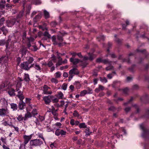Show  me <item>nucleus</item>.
Here are the masks:
<instances>
[{
	"label": "nucleus",
	"mask_w": 149,
	"mask_h": 149,
	"mask_svg": "<svg viewBox=\"0 0 149 149\" xmlns=\"http://www.w3.org/2000/svg\"><path fill=\"white\" fill-rule=\"evenodd\" d=\"M11 87L10 82L6 81L2 83L0 85V92L2 91H6L9 89Z\"/></svg>",
	"instance_id": "nucleus-1"
},
{
	"label": "nucleus",
	"mask_w": 149,
	"mask_h": 149,
	"mask_svg": "<svg viewBox=\"0 0 149 149\" xmlns=\"http://www.w3.org/2000/svg\"><path fill=\"white\" fill-rule=\"evenodd\" d=\"M10 111L7 108H0V116L9 117Z\"/></svg>",
	"instance_id": "nucleus-2"
},
{
	"label": "nucleus",
	"mask_w": 149,
	"mask_h": 149,
	"mask_svg": "<svg viewBox=\"0 0 149 149\" xmlns=\"http://www.w3.org/2000/svg\"><path fill=\"white\" fill-rule=\"evenodd\" d=\"M30 144L32 146H40L42 143V141L39 139H34L31 140L30 142Z\"/></svg>",
	"instance_id": "nucleus-3"
},
{
	"label": "nucleus",
	"mask_w": 149,
	"mask_h": 149,
	"mask_svg": "<svg viewBox=\"0 0 149 149\" xmlns=\"http://www.w3.org/2000/svg\"><path fill=\"white\" fill-rule=\"evenodd\" d=\"M79 73L78 70L76 68H74L70 70L69 72V80L70 81L74 75H77Z\"/></svg>",
	"instance_id": "nucleus-4"
},
{
	"label": "nucleus",
	"mask_w": 149,
	"mask_h": 149,
	"mask_svg": "<svg viewBox=\"0 0 149 149\" xmlns=\"http://www.w3.org/2000/svg\"><path fill=\"white\" fill-rule=\"evenodd\" d=\"M20 67L26 70H29L32 67V64H30L28 62H24L20 64Z\"/></svg>",
	"instance_id": "nucleus-5"
},
{
	"label": "nucleus",
	"mask_w": 149,
	"mask_h": 149,
	"mask_svg": "<svg viewBox=\"0 0 149 149\" xmlns=\"http://www.w3.org/2000/svg\"><path fill=\"white\" fill-rule=\"evenodd\" d=\"M50 89V88L46 85L41 87V89L43 91V93L45 95L51 94L52 93V91H48Z\"/></svg>",
	"instance_id": "nucleus-6"
},
{
	"label": "nucleus",
	"mask_w": 149,
	"mask_h": 149,
	"mask_svg": "<svg viewBox=\"0 0 149 149\" xmlns=\"http://www.w3.org/2000/svg\"><path fill=\"white\" fill-rule=\"evenodd\" d=\"M66 132L65 131L57 129L56 130L55 132V134L57 136H59L60 135L63 136L65 135L66 134Z\"/></svg>",
	"instance_id": "nucleus-7"
},
{
	"label": "nucleus",
	"mask_w": 149,
	"mask_h": 149,
	"mask_svg": "<svg viewBox=\"0 0 149 149\" xmlns=\"http://www.w3.org/2000/svg\"><path fill=\"white\" fill-rule=\"evenodd\" d=\"M16 91H17V94L16 96L20 100H23L24 98V97L23 95V92L22 91H19V90L16 88L15 89Z\"/></svg>",
	"instance_id": "nucleus-8"
},
{
	"label": "nucleus",
	"mask_w": 149,
	"mask_h": 149,
	"mask_svg": "<svg viewBox=\"0 0 149 149\" xmlns=\"http://www.w3.org/2000/svg\"><path fill=\"white\" fill-rule=\"evenodd\" d=\"M52 97H53L52 95L44 96L43 97V99L44 100L45 104H49L50 102Z\"/></svg>",
	"instance_id": "nucleus-9"
},
{
	"label": "nucleus",
	"mask_w": 149,
	"mask_h": 149,
	"mask_svg": "<svg viewBox=\"0 0 149 149\" xmlns=\"http://www.w3.org/2000/svg\"><path fill=\"white\" fill-rule=\"evenodd\" d=\"M52 42H53V44L55 45H58V46L61 47L63 46L65 44H66V42H64L62 43H58V42L56 41V39L55 37L53 36L52 37Z\"/></svg>",
	"instance_id": "nucleus-10"
},
{
	"label": "nucleus",
	"mask_w": 149,
	"mask_h": 149,
	"mask_svg": "<svg viewBox=\"0 0 149 149\" xmlns=\"http://www.w3.org/2000/svg\"><path fill=\"white\" fill-rule=\"evenodd\" d=\"M88 54L89 56V57L86 56H84V60H89L91 61L93 60L94 58L96 57V56L93 54L88 53Z\"/></svg>",
	"instance_id": "nucleus-11"
},
{
	"label": "nucleus",
	"mask_w": 149,
	"mask_h": 149,
	"mask_svg": "<svg viewBox=\"0 0 149 149\" xmlns=\"http://www.w3.org/2000/svg\"><path fill=\"white\" fill-rule=\"evenodd\" d=\"M27 47L30 50L32 51H36L38 49L35 45H33L31 44H28Z\"/></svg>",
	"instance_id": "nucleus-12"
},
{
	"label": "nucleus",
	"mask_w": 149,
	"mask_h": 149,
	"mask_svg": "<svg viewBox=\"0 0 149 149\" xmlns=\"http://www.w3.org/2000/svg\"><path fill=\"white\" fill-rule=\"evenodd\" d=\"M32 136V134L28 136L26 135L24 136L23 138L24 140V143L25 145L27 144L28 143L29 140L31 139Z\"/></svg>",
	"instance_id": "nucleus-13"
},
{
	"label": "nucleus",
	"mask_w": 149,
	"mask_h": 149,
	"mask_svg": "<svg viewBox=\"0 0 149 149\" xmlns=\"http://www.w3.org/2000/svg\"><path fill=\"white\" fill-rule=\"evenodd\" d=\"M18 80L20 82L23 81V80H25L26 82H28L30 80L29 76V75L28 74H24V79L22 78H20L19 77H18Z\"/></svg>",
	"instance_id": "nucleus-14"
},
{
	"label": "nucleus",
	"mask_w": 149,
	"mask_h": 149,
	"mask_svg": "<svg viewBox=\"0 0 149 149\" xmlns=\"http://www.w3.org/2000/svg\"><path fill=\"white\" fill-rule=\"evenodd\" d=\"M80 61V60L77 58H71L70 59V61L74 65H76Z\"/></svg>",
	"instance_id": "nucleus-15"
},
{
	"label": "nucleus",
	"mask_w": 149,
	"mask_h": 149,
	"mask_svg": "<svg viewBox=\"0 0 149 149\" xmlns=\"http://www.w3.org/2000/svg\"><path fill=\"white\" fill-rule=\"evenodd\" d=\"M25 106V103L23 102V100H20L18 105L19 109L20 110H22L24 109Z\"/></svg>",
	"instance_id": "nucleus-16"
},
{
	"label": "nucleus",
	"mask_w": 149,
	"mask_h": 149,
	"mask_svg": "<svg viewBox=\"0 0 149 149\" xmlns=\"http://www.w3.org/2000/svg\"><path fill=\"white\" fill-rule=\"evenodd\" d=\"M28 51L27 50L26 48L25 47H23L22 49H21L20 52V54H21L22 57H23L25 56L26 53H27Z\"/></svg>",
	"instance_id": "nucleus-17"
},
{
	"label": "nucleus",
	"mask_w": 149,
	"mask_h": 149,
	"mask_svg": "<svg viewBox=\"0 0 149 149\" xmlns=\"http://www.w3.org/2000/svg\"><path fill=\"white\" fill-rule=\"evenodd\" d=\"M15 20L7 21V26L8 27H11L15 24Z\"/></svg>",
	"instance_id": "nucleus-18"
},
{
	"label": "nucleus",
	"mask_w": 149,
	"mask_h": 149,
	"mask_svg": "<svg viewBox=\"0 0 149 149\" xmlns=\"http://www.w3.org/2000/svg\"><path fill=\"white\" fill-rule=\"evenodd\" d=\"M10 88L9 89V90L8 92V93L11 97L15 96V90L13 88Z\"/></svg>",
	"instance_id": "nucleus-19"
},
{
	"label": "nucleus",
	"mask_w": 149,
	"mask_h": 149,
	"mask_svg": "<svg viewBox=\"0 0 149 149\" xmlns=\"http://www.w3.org/2000/svg\"><path fill=\"white\" fill-rule=\"evenodd\" d=\"M104 89V87L100 85H98V87L97 88H96L95 89V92L98 93L100 91H103Z\"/></svg>",
	"instance_id": "nucleus-20"
},
{
	"label": "nucleus",
	"mask_w": 149,
	"mask_h": 149,
	"mask_svg": "<svg viewBox=\"0 0 149 149\" xmlns=\"http://www.w3.org/2000/svg\"><path fill=\"white\" fill-rule=\"evenodd\" d=\"M32 67H34L36 70L41 72V68L39 65L37 63H35L32 64Z\"/></svg>",
	"instance_id": "nucleus-21"
},
{
	"label": "nucleus",
	"mask_w": 149,
	"mask_h": 149,
	"mask_svg": "<svg viewBox=\"0 0 149 149\" xmlns=\"http://www.w3.org/2000/svg\"><path fill=\"white\" fill-rule=\"evenodd\" d=\"M80 62H81L80 65L82 66L83 68L86 67L88 64L87 60H84V58L82 61H80Z\"/></svg>",
	"instance_id": "nucleus-22"
},
{
	"label": "nucleus",
	"mask_w": 149,
	"mask_h": 149,
	"mask_svg": "<svg viewBox=\"0 0 149 149\" xmlns=\"http://www.w3.org/2000/svg\"><path fill=\"white\" fill-rule=\"evenodd\" d=\"M11 108L13 111H16L17 109V106L16 104L14 103H11L10 104Z\"/></svg>",
	"instance_id": "nucleus-23"
},
{
	"label": "nucleus",
	"mask_w": 149,
	"mask_h": 149,
	"mask_svg": "<svg viewBox=\"0 0 149 149\" xmlns=\"http://www.w3.org/2000/svg\"><path fill=\"white\" fill-rule=\"evenodd\" d=\"M6 3V0H0V9L4 8Z\"/></svg>",
	"instance_id": "nucleus-24"
},
{
	"label": "nucleus",
	"mask_w": 149,
	"mask_h": 149,
	"mask_svg": "<svg viewBox=\"0 0 149 149\" xmlns=\"http://www.w3.org/2000/svg\"><path fill=\"white\" fill-rule=\"evenodd\" d=\"M62 36H60L59 35H57V40H58L59 42H62L63 40V37L65 35V34H67V33H63L62 34H61Z\"/></svg>",
	"instance_id": "nucleus-25"
},
{
	"label": "nucleus",
	"mask_w": 149,
	"mask_h": 149,
	"mask_svg": "<svg viewBox=\"0 0 149 149\" xmlns=\"http://www.w3.org/2000/svg\"><path fill=\"white\" fill-rule=\"evenodd\" d=\"M32 117L31 113L30 112H27V113L25 114V116L24 117V120H26L28 118H30Z\"/></svg>",
	"instance_id": "nucleus-26"
},
{
	"label": "nucleus",
	"mask_w": 149,
	"mask_h": 149,
	"mask_svg": "<svg viewBox=\"0 0 149 149\" xmlns=\"http://www.w3.org/2000/svg\"><path fill=\"white\" fill-rule=\"evenodd\" d=\"M90 93H87V91L85 90H84L82 91H81L80 93V96L81 97L84 96L85 95L87 94H89Z\"/></svg>",
	"instance_id": "nucleus-27"
},
{
	"label": "nucleus",
	"mask_w": 149,
	"mask_h": 149,
	"mask_svg": "<svg viewBox=\"0 0 149 149\" xmlns=\"http://www.w3.org/2000/svg\"><path fill=\"white\" fill-rule=\"evenodd\" d=\"M41 15H37L33 19V21L36 22L38 21L41 18Z\"/></svg>",
	"instance_id": "nucleus-28"
},
{
	"label": "nucleus",
	"mask_w": 149,
	"mask_h": 149,
	"mask_svg": "<svg viewBox=\"0 0 149 149\" xmlns=\"http://www.w3.org/2000/svg\"><path fill=\"white\" fill-rule=\"evenodd\" d=\"M8 59V58L6 56H2L0 57V64L3 61L6 62Z\"/></svg>",
	"instance_id": "nucleus-29"
},
{
	"label": "nucleus",
	"mask_w": 149,
	"mask_h": 149,
	"mask_svg": "<svg viewBox=\"0 0 149 149\" xmlns=\"http://www.w3.org/2000/svg\"><path fill=\"white\" fill-rule=\"evenodd\" d=\"M17 119L18 121L21 123L24 119V118L22 116L21 114L19 115L17 117Z\"/></svg>",
	"instance_id": "nucleus-30"
},
{
	"label": "nucleus",
	"mask_w": 149,
	"mask_h": 149,
	"mask_svg": "<svg viewBox=\"0 0 149 149\" xmlns=\"http://www.w3.org/2000/svg\"><path fill=\"white\" fill-rule=\"evenodd\" d=\"M61 73L60 72H58L55 73L54 76L56 78H59L61 77Z\"/></svg>",
	"instance_id": "nucleus-31"
},
{
	"label": "nucleus",
	"mask_w": 149,
	"mask_h": 149,
	"mask_svg": "<svg viewBox=\"0 0 149 149\" xmlns=\"http://www.w3.org/2000/svg\"><path fill=\"white\" fill-rule=\"evenodd\" d=\"M44 13L45 17L46 19L48 18L49 17V13L46 10H44Z\"/></svg>",
	"instance_id": "nucleus-32"
},
{
	"label": "nucleus",
	"mask_w": 149,
	"mask_h": 149,
	"mask_svg": "<svg viewBox=\"0 0 149 149\" xmlns=\"http://www.w3.org/2000/svg\"><path fill=\"white\" fill-rule=\"evenodd\" d=\"M1 31H2L3 32V33L5 35H6L8 33V30L4 26H3L1 28Z\"/></svg>",
	"instance_id": "nucleus-33"
},
{
	"label": "nucleus",
	"mask_w": 149,
	"mask_h": 149,
	"mask_svg": "<svg viewBox=\"0 0 149 149\" xmlns=\"http://www.w3.org/2000/svg\"><path fill=\"white\" fill-rule=\"evenodd\" d=\"M31 113L33 116L34 117H35L36 115H37L38 114V112L36 109L35 108L33 109L31 111Z\"/></svg>",
	"instance_id": "nucleus-34"
},
{
	"label": "nucleus",
	"mask_w": 149,
	"mask_h": 149,
	"mask_svg": "<svg viewBox=\"0 0 149 149\" xmlns=\"http://www.w3.org/2000/svg\"><path fill=\"white\" fill-rule=\"evenodd\" d=\"M67 84L66 83H64L61 86V88L65 91L67 89Z\"/></svg>",
	"instance_id": "nucleus-35"
},
{
	"label": "nucleus",
	"mask_w": 149,
	"mask_h": 149,
	"mask_svg": "<svg viewBox=\"0 0 149 149\" xmlns=\"http://www.w3.org/2000/svg\"><path fill=\"white\" fill-rule=\"evenodd\" d=\"M51 81L52 83L56 84L58 83V80L56 78H52L51 79Z\"/></svg>",
	"instance_id": "nucleus-36"
},
{
	"label": "nucleus",
	"mask_w": 149,
	"mask_h": 149,
	"mask_svg": "<svg viewBox=\"0 0 149 149\" xmlns=\"http://www.w3.org/2000/svg\"><path fill=\"white\" fill-rule=\"evenodd\" d=\"M73 115L75 117H79V116H80V115L76 110H75L73 111Z\"/></svg>",
	"instance_id": "nucleus-37"
},
{
	"label": "nucleus",
	"mask_w": 149,
	"mask_h": 149,
	"mask_svg": "<svg viewBox=\"0 0 149 149\" xmlns=\"http://www.w3.org/2000/svg\"><path fill=\"white\" fill-rule=\"evenodd\" d=\"M58 97L59 99H62L63 97V93L61 92H59L58 93Z\"/></svg>",
	"instance_id": "nucleus-38"
},
{
	"label": "nucleus",
	"mask_w": 149,
	"mask_h": 149,
	"mask_svg": "<svg viewBox=\"0 0 149 149\" xmlns=\"http://www.w3.org/2000/svg\"><path fill=\"white\" fill-rule=\"evenodd\" d=\"M43 36L47 37L48 38H49L51 37V35L47 31H45L43 34Z\"/></svg>",
	"instance_id": "nucleus-39"
},
{
	"label": "nucleus",
	"mask_w": 149,
	"mask_h": 149,
	"mask_svg": "<svg viewBox=\"0 0 149 149\" xmlns=\"http://www.w3.org/2000/svg\"><path fill=\"white\" fill-rule=\"evenodd\" d=\"M79 127L80 128H86V125L84 123H82L79 124Z\"/></svg>",
	"instance_id": "nucleus-40"
},
{
	"label": "nucleus",
	"mask_w": 149,
	"mask_h": 149,
	"mask_svg": "<svg viewBox=\"0 0 149 149\" xmlns=\"http://www.w3.org/2000/svg\"><path fill=\"white\" fill-rule=\"evenodd\" d=\"M11 124L12 123H10V124H8V121H3L2 123V124L4 126H7L8 125L10 126V125H11Z\"/></svg>",
	"instance_id": "nucleus-41"
},
{
	"label": "nucleus",
	"mask_w": 149,
	"mask_h": 149,
	"mask_svg": "<svg viewBox=\"0 0 149 149\" xmlns=\"http://www.w3.org/2000/svg\"><path fill=\"white\" fill-rule=\"evenodd\" d=\"M75 86L77 88L79 89L81 87V84L78 81L75 82Z\"/></svg>",
	"instance_id": "nucleus-42"
},
{
	"label": "nucleus",
	"mask_w": 149,
	"mask_h": 149,
	"mask_svg": "<svg viewBox=\"0 0 149 149\" xmlns=\"http://www.w3.org/2000/svg\"><path fill=\"white\" fill-rule=\"evenodd\" d=\"M29 42L28 44H31L32 45H33V42L34 40V39L32 37H31L30 38H28Z\"/></svg>",
	"instance_id": "nucleus-43"
},
{
	"label": "nucleus",
	"mask_w": 149,
	"mask_h": 149,
	"mask_svg": "<svg viewBox=\"0 0 149 149\" xmlns=\"http://www.w3.org/2000/svg\"><path fill=\"white\" fill-rule=\"evenodd\" d=\"M10 126L11 127H13L14 128V130L17 132L19 131V129L17 127H15L12 124H11V125H10Z\"/></svg>",
	"instance_id": "nucleus-44"
},
{
	"label": "nucleus",
	"mask_w": 149,
	"mask_h": 149,
	"mask_svg": "<svg viewBox=\"0 0 149 149\" xmlns=\"http://www.w3.org/2000/svg\"><path fill=\"white\" fill-rule=\"evenodd\" d=\"M1 139L3 144L7 145L6 139L5 137H1Z\"/></svg>",
	"instance_id": "nucleus-45"
},
{
	"label": "nucleus",
	"mask_w": 149,
	"mask_h": 149,
	"mask_svg": "<svg viewBox=\"0 0 149 149\" xmlns=\"http://www.w3.org/2000/svg\"><path fill=\"white\" fill-rule=\"evenodd\" d=\"M140 127L143 130V133H146V131L144 127L143 124H142L140 125Z\"/></svg>",
	"instance_id": "nucleus-46"
},
{
	"label": "nucleus",
	"mask_w": 149,
	"mask_h": 149,
	"mask_svg": "<svg viewBox=\"0 0 149 149\" xmlns=\"http://www.w3.org/2000/svg\"><path fill=\"white\" fill-rule=\"evenodd\" d=\"M100 80L103 83H106L107 81L106 78L105 77L100 78Z\"/></svg>",
	"instance_id": "nucleus-47"
},
{
	"label": "nucleus",
	"mask_w": 149,
	"mask_h": 149,
	"mask_svg": "<svg viewBox=\"0 0 149 149\" xmlns=\"http://www.w3.org/2000/svg\"><path fill=\"white\" fill-rule=\"evenodd\" d=\"M5 21V19L4 18H2L0 19V27L2 26L3 24Z\"/></svg>",
	"instance_id": "nucleus-48"
},
{
	"label": "nucleus",
	"mask_w": 149,
	"mask_h": 149,
	"mask_svg": "<svg viewBox=\"0 0 149 149\" xmlns=\"http://www.w3.org/2000/svg\"><path fill=\"white\" fill-rule=\"evenodd\" d=\"M85 132L86 134L88 135H90L91 133L89 132V129L88 128H87L86 129Z\"/></svg>",
	"instance_id": "nucleus-49"
},
{
	"label": "nucleus",
	"mask_w": 149,
	"mask_h": 149,
	"mask_svg": "<svg viewBox=\"0 0 149 149\" xmlns=\"http://www.w3.org/2000/svg\"><path fill=\"white\" fill-rule=\"evenodd\" d=\"M51 100H52L54 102H57L58 101V99L57 98H55L54 96L52 98Z\"/></svg>",
	"instance_id": "nucleus-50"
},
{
	"label": "nucleus",
	"mask_w": 149,
	"mask_h": 149,
	"mask_svg": "<svg viewBox=\"0 0 149 149\" xmlns=\"http://www.w3.org/2000/svg\"><path fill=\"white\" fill-rule=\"evenodd\" d=\"M6 43L5 40H0V46H3L5 45Z\"/></svg>",
	"instance_id": "nucleus-51"
},
{
	"label": "nucleus",
	"mask_w": 149,
	"mask_h": 149,
	"mask_svg": "<svg viewBox=\"0 0 149 149\" xmlns=\"http://www.w3.org/2000/svg\"><path fill=\"white\" fill-rule=\"evenodd\" d=\"M17 37L16 38L15 36H13L12 37V39H13V42H16L18 41L17 39Z\"/></svg>",
	"instance_id": "nucleus-52"
},
{
	"label": "nucleus",
	"mask_w": 149,
	"mask_h": 149,
	"mask_svg": "<svg viewBox=\"0 0 149 149\" xmlns=\"http://www.w3.org/2000/svg\"><path fill=\"white\" fill-rule=\"evenodd\" d=\"M38 136L39 138H41L44 141H45V139L43 137V135L42 134L38 133Z\"/></svg>",
	"instance_id": "nucleus-53"
},
{
	"label": "nucleus",
	"mask_w": 149,
	"mask_h": 149,
	"mask_svg": "<svg viewBox=\"0 0 149 149\" xmlns=\"http://www.w3.org/2000/svg\"><path fill=\"white\" fill-rule=\"evenodd\" d=\"M50 146L51 148H53L54 147H56V143H52L50 144Z\"/></svg>",
	"instance_id": "nucleus-54"
},
{
	"label": "nucleus",
	"mask_w": 149,
	"mask_h": 149,
	"mask_svg": "<svg viewBox=\"0 0 149 149\" xmlns=\"http://www.w3.org/2000/svg\"><path fill=\"white\" fill-rule=\"evenodd\" d=\"M14 6V5L9 3H7L6 5V7L8 8H11Z\"/></svg>",
	"instance_id": "nucleus-55"
},
{
	"label": "nucleus",
	"mask_w": 149,
	"mask_h": 149,
	"mask_svg": "<svg viewBox=\"0 0 149 149\" xmlns=\"http://www.w3.org/2000/svg\"><path fill=\"white\" fill-rule=\"evenodd\" d=\"M124 93L125 94H127L128 91L129 89L127 88H125L123 90Z\"/></svg>",
	"instance_id": "nucleus-56"
},
{
	"label": "nucleus",
	"mask_w": 149,
	"mask_h": 149,
	"mask_svg": "<svg viewBox=\"0 0 149 149\" xmlns=\"http://www.w3.org/2000/svg\"><path fill=\"white\" fill-rule=\"evenodd\" d=\"M39 119L40 121H42L44 120L45 117L43 116H39Z\"/></svg>",
	"instance_id": "nucleus-57"
},
{
	"label": "nucleus",
	"mask_w": 149,
	"mask_h": 149,
	"mask_svg": "<svg viewBox=\"0 0 149 149\" xmlns=\"http://www.w3.org/2000/svg\"><path fill=\"white\" fill-rule=\"evenodd\" d=\"M54 125L59 127V128H60L62 125V124L60 123L57 122Z\"/></svg>",
	"instance_id": "nucleus-58"
},
{
	"label": "nucleus",
	"mask_w": 149,
	"mask_h": 149,
	"mask_svg": "<svg viewBox=\"0 0 149 149\" xmlns=\"http://www.w3.org/2000/svg\"><path fill=\"white\" fill-rule=\"evenodd\" d=\"M87 93H90L89 94H91L92 93V90L89 87H87Z\"/></svg>",
	"instance_id": "nucleus-59"
},
{
	"label": "nucleus",
	"mask_w": 149,
	"mask_h": 149,
	"mask_svg": "<svg viewBox=\"0 0 149 149\" xmlns=\"http://www.w3.org/2000/svg\"><path fill=\"white\" fill-rule=\"evenodd\" d=\"M28 60L29 61V63L30 64L33 61L34 59L32 57H31L29 58Z\"/></svg>",
	"instance_id": "nucleus-60"
},
{
	"label": "nucleus",
	"mask_w": 149,
	"mask_h": 149,
	"mask_svg": "<svg viewBox=\"0 0 149 149\" xmlns=\"http://www.w3.org/2000/svg\"><path fill=\"white\" fill-rule=\"evenodd\" d=\"M53 65L52 62V61H49L48 63L47 64V65H48V66L49 67H51L52 66V65Z\"/></svg>",
	"instance_id": "nucleus-61"
},
{
	"label": "nucleus",
	"mask_w": 149,
	"mask_h": 149,
	"mask_svg": "<svg viewBox=\"0 0 149 149\" xmlns=\"http://www.w3.org/2000/svg\"><path fill=\"white\" fill-rule=\"evenodd\" d=\"M68 74L66 72H64L63 74V76L64 77L66 78L68 77Z\"/></svg>",
	"instance_id": "nucleus-62"
},
{
	"label": "nucleus",
	"mask_w": 149,
	"mask_h": 149,
	"mask_svg": "<svg viewBox=\"0 0 149 149\" xmlns=\"http://www.w3.org/2000/svg\"><path fill=\"white\" fill-rule=\"evenodd\" d=\"M2 147L3 149H10L8 146H7L5 144H3L2 146Z\"/></svg>",
	"instance_id": "nucleus-63"
},
{
	"label": "nucleus",
	"mask_w": 149,
	"mask_h": 149,
	"mask_svg": "<svg viewBox=\"0 0 149 149\" xmlns=\"http://www.w3.org/2000/svg\"><path fill=\"white\" fill-rule=\"evenodd\" d=\"M19 149H25V145L23 144L21 145L19 147Z\"/></svg>",
	"instance_id": "nucleus-64"
}]
</instances>
